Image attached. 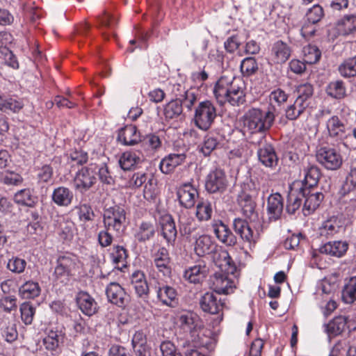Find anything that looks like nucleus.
Returning a JSON list of instances; mask_svg holds the SVG:
<instances>
[{"mask_svg": "<svg viewBox=\"0 0 356 356\" xmlns=\"http://www.w3.org/2000/svg\"><path fill=\"white\" fill-rule=\"evenodd\" d=\"M126 211L124 207L114 205L106 209L103 214L104 227L111 229L118 234H121L125 229Z\"/></svg>", "mask_w": 356, "mask_h": 356, "instance_id": "4", "label": "nucleus"}, {"mask_svg": "<svg viewBox=\"0 0 356 356\" xmlns=\"http://www.w3.org/2000/svg\"><path fill=\"white\" fill-rule=\"evenodd\" d=\"M212 227L214 234L221 243L229 246H234L236 243V237L222 221L214 222Z\"/></svg>", "mask_w": 356, "mask_h": 356, "instance_id": "19", "label": "nucleus"}, {"mask_svg": "<svg viewBox=\"0 0 356 356\" xmlns=\"http://www.w3.org/2000/svg\"><path fill=\"white\" fill-rule=\"evenodd\" d=\"M127 257L126 249L120 245H116L113 248V252L111 253L112 261L115 265L121 264L124 265V262Z\"/></svg>", "mask_w": 356, "mask_h": 356, "instance_id": "59", "label": "nucleus"}, {"mask_svg": "<svg viewBox=\"0 0 356 356\" xmlns=\"http://www.w3.org/2000/svg\"><path fill=\"white\" fill-rule=\"evenodd\" d=\"M198 195L197 190L188 183L179 186L177 191L179 204L186 209L194 207Z\"/></svg>", "mask_w": 356, "mask_h": 356, "instance_id": "12", "label": "nucleus"}, {"mask_svg": "<svg viewBox=\"0 0 356 356\" xmlns=\"http://www.w3.org/2000/svg\"><path fill=\"white\" fill-rule=\"evenodd\" d=\"M200 304L204 312L211 314H218L222 310L225 305L218 295L212 292L204 293L200 299Z\"/></svg>", "mask_w": 356, "mask_h": 356, "instance_id": "16", "label": "nucleus"}, {"mask_svg": "<svg viewBox=\"0 0 356 356\" xmlns=\"http://www.w3.org/2000/svg\"><path fill=\"white\" fill-rule=\"evenodd\" d=\"M296 92L298 94V97L310 102L314 94V88L311 83H301L296 87Z\"/></svg>", "mask_w": 356, "mask_h": 356, "instance_id": "64", "label": "nucleus"}, {"mask_svg": "<svg viewBox=\"0 0 356 356\" xmlns=\"http://www.w3.org/2000/svg\"><path fill=\"white\" fill-rule=\"evenodd\" d=\"M185 159L184 154H170L161 160L159 165L160 169L163 173H170L177 166L181 165Z\"/></svg>", "mask_w": 356, "mask_h": 356, "instance_id": "34", "label": "nucleus"}, {"mask_svg": "<svg viewBox=\"0 0 356 356\" xmlns=\"http://www.w3.org/2000/svg\"><path fill=\"white\" fill-rule=\"evenodd\" d=\"M255 199L248 197L247 195H239L238 199L239 204L242 207L243 213L252 221L257 219V213L255 210Z\"/></svg>", "mask_w": 356, "mask_h": 356, "instance_id": "37", "label": "nucleus"}, {"mask_svg": "<svg viewBox=\"0 0 356 356\" xmlns=\"http://www.w3.org/2000/svg\"><path fill=\"white\" fill-rule=\"evenodd\" d=\"M283 198L278 193L271 194L267 200V213L270 220H278L283 211Z\"/></svg>", "mask_w": 356, "mask_h": 356, "instance_id": "21", "label": "nucleus"}, {"mask_svg": "<svg viewBox=\"0 0 356 356\" xmlns=\"http://www.w3.org/2000/svg\"><path fill=\"white\" fill-rule=\"evenodd\" d=\"M40 288L37 282H26L19 289V296L24 299L34 298L39 296Z\"/></svg>", "mask_w": 356, "mask_h": 356, "instance_id": "45", "label": "nucleus"}, {"mask_svg": "<svg viewBox=\"0 0 356 356\" xmlns=\"http://www.w3.org/2000/svg\"><path fill=\"white\" fill-rule=\"evenodd\" d=\"M141 161V157L135 152H126L122 154L119 163L124 170H130Z\"/></svg>", "mask_w": 356, "mask_h": 356, "instance_id": "43", "label": "nucleus"}, {"mask_svg": "<svg viewBox=\"0 0 356 356\" xmlns=\"http://www.w3.org/2000/svg\"><path fill=\"white\" fill-rule=\"evenodd\" d=\"M14 200L16 203L27 207H33L35 202V198L28 188L17 191L14 195Z\"/></svg>", "mask_w": 356, "mask_h": 356, "instance_id": "47", "label": "nucleus"}, {"mask_svg": "<svg viewBox=\"0 0 356 356\" xmlns=\"http://www.w3.org/2000/svg\"><path fill=\"white\" fill-rule=\"evenodd\" d=\"M320 177L319 168L314 165H308L305 169V179L301 187L312 188L318 184Z\"/></svg>", "mask_w": 356, "mask_h": 356, "instance_id": "38", "label": "nucleus"}, {"mask_svg": "<svg viewBox=\"0 0 356 356\" xmlns=\"http://www.w3.org/2000/svg\"><path fill=\"white\" fill-rule=\"evenodd\" d=\"M21 318L25 325L33 323L35 308L29 302H24L20 305Z\"/></svg>", "mask_w": 356, "mask_h": 356, "instance_id": "53", "label": "nucleus"}, {"mask_svg": "<svg viewBox=\"0 0 356 356\" xmlns=\"http://www.w3.org/2000/svg\"><path fill=\"white\" fill-rule=\"evenodd\" d=\"M227 186L225 172L219 169L211 171L207 177L205 188L210 193H223Z\"/></svg>", "mask_w": 356, "mask_h": 356, "instance_id": "9", "label": "nucleus"}, {"mask_svg": "<svg viewBox=\"0 0 356 356\" xmlns=\"http://www.w3.org/2000/svg\"><path fill=\"white\" fill-rule=\"evenodd\" d=\"M180 327L184 332L193 334L200 327V319L197 316L191 312H185L179 316Z\"/></svg>", "mask_w": 356, "mask_h": 356, "instance_id": "31", "label": "nucleus"}, {"mask_svg": "<svg viewBox=\"0 0 356 356\" xmlns=\"http://www.w3.org/2000/svg\"><path fill=\"white\" fill-rule=\"evenodd\" d=\"M243 127L250 134H260V139H265V133L273 126L275 114L271 108L263 112L259 108H252L248 110L243 117Z\"/></svg>", "mask_w": 356, "mask_h": 356, "instance_id": "2", "label": "nucleus"}, {"mask_svg": "<svg viewBox=\"0 0 356 356\" xmlns=\"http://www.w3.org/2000/svg\"><path fill=\"white\" fill-rule=\"evenodd\" d=\"M63 334L61 331L49 330L47 335L43 339V344L48 350H56L59 344L63 341Z\"/></svg>", "mask_w": 356, "mask_h": 356, "instance_id": "40", "label": "nucleus"}, {"mask_svg": "<svg viewBox=\"0 0 356 356\" xmlns=\"http://www.w3.org/2000/svg\"><path fill=\"white\" fill-rule=\"evenodd\" d=\"M154 263L158 270L163 276L168 277L171 273L170 258L168 250L161 247L158 249L154 255Z\"/></svg>", "mask_w": 356, "mask_h": 356, "instance_id": "20", "label": "nucleus"}, {"mask_svg": "<svg viewBox=\"0 0 356 356\" xmlns=\"http://www.w3.org/2000/svg\"><path fill=\"white\" fill-rule=\"evenodd\" d=\"M181 102L174 99L168 102L164 108V115L166 118L173 119L182 113Z\"/></svg>", "mask_w": 356, "mask_h": 356, "instance_id": "51", "label": "nucleus"}, {"mask_svg": "<svg viewBox=\"0 0 356 356\" xmlns=\"http://www.w3.org/2000/svg\"><path fill=\"white\" fill-rule=\"evenodd\" d=\"M303 192H305L306 194L303 199L305 202L302 211L305 216H308L319 207L324 195L321 192L314 191L308 188H303Z\"/></svg>", "mask_w": 356, "mask_h": 356, "instance_id": "17", "label": "nucleus"}, {"mask_svg": "<svg viewBox=\"0 0 356 356\" xmlns=\"http://www.w3.org/2000/svg\"><path fill=\"white\" fill-rule=\"evenodd\" d=\"M194 251L198 257L209 256L217 244L212 240V238L207 234L195 235Z\"/></svg>", "mask_w": 356, "mask_h": 356, "instance_id": "18", "label": "nucleus"}, {"mask_svg": "<svg viewBox=\"0 0 356 356\" xmlns=\"http://www.w3.org/2000/svg\"><path fill=\"white\" fill-rule=\"evenodd\" d=\"M326 92L328 95L336 98H343L346 95V88L342 81L330 82L327 87Z\"/></svg>", "mask_w": 356, "mask_h": 356, "instance_id": "50", "label": "nucleus"}, {"mask_svg": "<svg viewBox=\"0 0 356 356\" xmlns=\"http://www.w3.org/2000/svg\"><path fill=\"white\" fill-rule=\"evenodd\" d=\"M316 157L317 161L328 170H337L343 163L341 153L333 147H321L317 150Z\"/></svg>", "mask_w": 356, "mask_h": 356, "instance_id": "5", "label": "nucleus"}, {"mask_svg": "<svg viewBox=\"0 0 356 356\" xmlns=\"http://www.w3.org/2000/svg\"><path fill=\"white\" fill-rule=\"evenodd\" d=\"M161 233L168 244L173 245L175 241L177 231L175 223L171 216H166L161 222Z\"/></svg>", "mask_w": 356, "mask_h": 356, "instance_id": "35", "label": "nucleus"}, {"mask_svg": "<svg viewBox=\"0 0 356 356\" xmlns=\"http://www.w3.org/2000/svg\"><path fill=\"white\" fill-rule=\"evenodd\" d=\"M96 165L92 163L79 170L74 179L75 189L81 193L89 190L96 183Z\"/></svg>", "mask_w": 356, "mask_h": 356, "instance_id": "6", "label": "nucleus"}, {"mask_svg": "<svg viewBox=\"0 0 356 356\" xmlns=\"http://www.w3.org/2000/svg\"><path fill=\"white\" fill-rule=\"evenodd\" d=\"M339 72L343 77H353L356 76V57L344 60L339 66Z\"/></svg>", "mask_w": 356, "mask_h": 356, "instance_id": "48", "label": "nucleus"}, {"mask_svg": "<svg viewBox=\"0 0 356 356\" xmlns=\"http://www.w3.org/2000/svg\"><path fill=\"white\" fill-rule=\"evenodd\" d=\"M155 227L153 223L143 221L138 225L134 230V236L139 243H145L152 239L155 235Z\"/></svg>", "mask_w": 356, "mask_h": 356, "instance_id": "28", "label": "nucleus"}, {"mask_svg": "<svg viewBox=\"0 0 356 356\" xmlns=\"http://www.w3.org/2000/svg\"><path fill=\"white\" fill-rule=\"evenodd\" d=\"M179 227L180 234L187 238H193L195 235H199V225L192 217L186 215L179 216Z\"/></svg>", "mask_w": 356, "mask_h": 356, "instance_id": "24", "label": "nucleus"}, {"mask_svg": "<svg viewBox=\"0 0 356 356\" xmlns=\"http://www.w3.org/2000/svg\"><path fill=\"white\" fill-rule=\"evenodd\" d=\"M216 116V108L213 102L204 100L195 107L193 121L200 129L207 131L211 127Z\"/></svg>", "mask_w": 356, "mask_h": 356, "instance_id": "3", "label": "nucleus"}, {"mask_svg": "<svg viewBox=\"0 0 356 356\" xmlns=\"http://www.w3.org/2000/svg\"><path fill=\"white\" fill-rule=\"evenodd\" d=\"M140 142L145 149L151 152L157 151L161 148L162 144L160 138L154 134L145 136Z\"/></svg>", "mask_w": 356, "mask_h": 356, "instance_id": "52", "label": "nucleus"}, {"mask_svg": "<svg viewBox=\"0 0 356 356\" xmlns=\"http://www.w3.org/2000/svg\"><path fill=\"white\" fill-rule=\"evenodd\" d=\"M106 294L108 301L118 307H124L129 302V296L117 282H111L107 286Z\"/></svg>", "mask_w": 356, "mask_h": 356, "instance_id": "15", "label": "nucleus"}, {"mask_svg": "<svg viewBox=\"0 0 356 356\" xmlns=\"http://www.w3.org/2000/svg\"><path fill=\"white\" fill-rule=\"evenodd\" d=\"M222 146V140L219 136L207 135L200 146V151L205 156H209L212 152Z\"/></svg>", "mask_w": 356, "mask_h": 356, "instance_id": "36", "label": "nucleus"}, {"mask_svg": "<svg viewBox=\"0 0 356 356\" xmlns=\"http://www.w3.org/2000/svg\"><path fill=\"white\" fill-rule=\"evenodd\" d=\"M347 324V318L343 316L335 317L325 327V330L330 336H337L343 332Z\"/></svg>", "mask_w": 356, "mask_h": 356, "instance_id": "42", "label": "nucleus"}, {"mask_svg": "<svg viewBox=\"0 0 356 356\" xmlns=\"http://www.w3.org/2000/svg\"><path fill=\"white\" fill-rule=\"evenodd\" d=\"M54 170L50 165L45 164L38 170L37 178L40 183H48L51 181Z\"/></svg>", "mask_w": 356, "mask_h": 356, "instance_id": "62", "label": "nucleus"}, {"mask_svg": "<svg viewBox=\"0 0 356 356\" xmlns=\"http://www.w3.org/2000/svg\"><path fill=\"white\" fill-rule=\"evenodd\" d=\"M348 249V243L343 241H330L322 245L319 251L332 257H341Z\"/></svg>", "mask_w": 356, "mask_h": 356, "instance_id": "27", "label": "nucleus"}, {"mask_svg": "<svg viewBox=\"0 0 356 356\" xmlns=\"http://www.w3.org/2000/svg\"><path fill=\"white\" fill-rule=\"evenodd\" d=\"M3 182L9 186H19L23 181L22 177L15 172L6 171L1 175Z\"/></svg>", "mask_w": 356, "mask_h": 356, "instance_id": "61", "label": "nucleus"}, {"mask_svg": "<svg viewBox=\"0 0 356 356\" xmlns=\"http://www.w3.org/2000/svg\"><path fill=\"white\" fill-rule=\"evenodd\" d=\"M74 199L72 191L65 186H58L54 189L51 200L58 207L70 206Z\"/></svg>", "mask_w": 356, "mask_h": 356, "instance_id": "26", "label": "nucleus"}, {"mask_svg": "<svg viewBox=\"0 0 356 356\" xmlns=\"http://www.w3.org/2000/svg\"><path fill=\"white\" fill-rule=\"evenodd\" d=\"M326 129L330 138L333 140H343L349 134V129L337 115H332L326 122Z\"/></svg>", "mask_w": 356, "mask_h": 356, "instance_id": "10", "label": "nucleus"}, {"mask_svg": "<svg viewBox=\"0 0 356 356\" xmlns=\"http://www.w3.org/2000/svg\"><path fill=\"white\" fill-rule=\"evenodd\" d=\"M26 261L18 257H13L8 259L6 267L12 273L19 274L24 271Z\"/></svg>", "mask_w": 356, "mask_h": 356, "instance_id": "55", "label": "nucleus"}, {"mask_svg": "<svg viewBox=\"0 0 356 356\" xmlns=\"http://www.w3.org/2000/svg\"><path fill=\"white\" fill-rule=\"evenodd\" d=\"M213 213L211 203L208 200H201L196 206L195 216L199 221H207L211 219Z\"/></svg>", "mask_w": 356, "mask_h": 356, "instance_id": "44", "label": "nucleus"}, {"mask_svg": "<svg viewBox=\"0 0 356 356\" xmlns=\"http://www.w3.org/2000/svg\"><path fill=\"white\" fill-rule=\"evenodd\" d=\"M245 83L240 77L232 74L223 75L215 84L213 93L220 105L229 103L240 106L245 102Z\"/></svg>", "mask_w": 356, "mask_h": 356, "instance_id": "1", "label": "nucleus"}, {"mask_svg": "<svg viewBox=\"0 0 356 356\" xmlns=\"http://www.w3.org/2000/svg\"><path fill=\"white\" fill-rule=\"evenodd\" d=\"M75 225L70 220H63L60 222V232L58 233L60 237L66 241H71L74 235Z\"/></svg>", "mask_w": 356, "mask_h": 356, "instance_id": "49", "label": "nucleus"}, {"mask_svg": "<svg viewBox=\"0 0 356 356\" xmlns=\"http://www.w3.org/2000/svg\"><path fill=\"white\" fill-rule=\"evenodd\" d=\"M76 302L81 312L87 315L92 316L97 312V305L93 298L86 292L79 293Z\"/></svg>", "mask_w": 356, "mask_h": 356, "instance_id": "29", "label": "nucleus"}, {"mask_svg": "<svg viewBox=\"0 0 356 356\" xmlns=\"http://www.w3.org/2000/svg\"><path fill=\"white\" fill-rule=\"evenodd\" d=\"M259 147L257 150V155L259 161L266 167L273 168L277 163V156L273 147L265 143V139L257 142Z\"/></svg>", "mask_w": 356, "mask_h": 356, "instance_id": "14", "label": "nucleus"}, {"mask_svg": "<svg viewBox=\"0 0 356 356\" xmlns=\"http://www.w3.org/2000/svg\"><path fill=\"white\" fill-rule=\"evenodd\" d=\"M356 189V168H352L342 186V191L348 193Z\"/></svg>", "mask_w": 356, "mask_h": 356, "instance_id": "63", "label": "nucleus"}, {"mask_svg": "<svg viewBox=\"0 0 356 356\" xmlns=\"http://www.w3.org/2000/svg\"><path fill=\"white\" fill-rule=\"evenodd\" d=\"M76 266V259L71 255L59 257L57 260V266L55 268L54 274L61 282L67 281L72 275V271Z\"/></svg>", "mask_w": 356, "mask_h": 356, "instance_id": "13", "label": "nucleus"}, {"mask_svg": "<svg viewBox=\"0 0 356 356\" xmlns=\"http://www.w3.org/2000/svg\"><path fill=\"white\" fill-rule=\"evenodd\" d=\"M225 272L216 273L211 277V288L218 294H229L233 292L235 287L232 280Z\"/></svg>", "mask_w": 356, "mask_h": 356, "instance_id": "11", "label": "nucleus"}, {"mask_svg": "<svg viewBox=\"0 0 356 356\" xmlns=\"http://www.w3.org/2000/svg\"><path fill=\"white\" fill-rule=\"evenodd\" d=\"M303 188H291L286 200V210L289 214H294L302 204V200L305 196Z\"/></svg>", "mask_w": 356, "mask_h": 356, "instance_id": "22", "label": "nucleus"}, {"mask_svg": "<svg viewBox=\"0 0 356 356\" xmlns=\"http://www.w3.org/2000/svg\"><path fill=\"white\" fill-rule=\"evenodd\" d=\"M118 140L124 145H134L141 141V136L136 127L130 124L119 130Z\"/></svg>", "mask_w": 356, "mask_h": 356, "instance_id": "23", "label": "nucleus"}, {"mask_svg": "<svg viewBox=\"0 0 356 356\" xmlns=\"http://www.w3.org/2000/svg\"><path fill=\"white\" fill-rule=\"evenodd\" d=\"M209 258L220 271L234 273L236 266L232 261L229 252L218 245L209 254Z\"/></svg>", "mask_w": 356, "mask_h": 356, "instance_id": "7", "label": "nucleus"}, {"mask_svg": "<svg viewBox=\"0 0 356 356\" xmlns=\"http://www.w3.org/2000/svg\"><path fill=\"white\" fill-rule=\"evenodd\" d=\"M341 298L346 304L356 301V276L350 277L344 284Z\"/></svg>", "mask_w": 356, "mask_h": 356, "instance_id": "41", "label": "nucleus"}, {"mask_svg": "<svg viewBox=\"0 0 356 356\" xmlns=\"http://www.w3.org/2000/svg\"><path fill=\"white\" fill-rule=\"evenodd\" d=\"M344 34H350L356 30V15H346L339 22Z\"/></svg>", "mask_w": 356, "mask_h": 356, "instance_id": "54", "label": "nucleus"}, {"mask_svg": "<svg viewBox=\"0 0 356 356\" xmlns=\"http://www.w3.org/2000/svg\"><path fill=\"white\" fill-rule=\"evenodd\" d=\"M0 327L2 330V336L7 342L12 343L17 339L18 332L16 325L8 317L6 316L0 317Z\"/></svg>", "mask_w": 356, "mask_h": 356, "instance_id": "33", "label": "nucleus"}, {"mask_svg": "<svg viewBox=\"0 0 356 356\" xmlns=\"http://www.w3.org/2000/svg\"><path fill=\"white\" fill-rule=\"evenodd\" d=\"M158 299L163 304L170 307H173L177 298L176 290L170 286H163L159 287L157 291Z\"/></svg>", "mask_w": 356, "mask_h": 356, "instance_id": "39", "label": "nucleus"}, {"mask_svg": "<svg viewBox=\"0 0 356 356\" xmlns=\"http://www.w3.org/2000/svg\"><path fill=\"white\" fill-rule=\"evenodd\" d=\"M256 60L252 57L244 58L241 64V71L245 76H250L257 70Z\"/></svg>", "mask_w": 356, "mask_h": 356, "instance_id": "58", "label": "nucleus"}, {"mask_svg": "<svg viewBox=\"0 0 356 356\" xmlns=\"http://www.w3.org/2000/svg\"><path fill=\"white\" fill-rule=\"evenodd\" d=\"M96 167L98 170L99 179L102 183L108 185H111L114 183V178L107 164L104 163L99 165H96Z\"/></svg>", "mask_w": 356, "mask_h": 356, "instance_id": "56", "label": "nucleus"}, {"mask_svg": "<svg viewBox=\"0 0 356 356\" xmlns=\"http://www.w3.org/2000/svg\"><path fill=\"white\" fill-rule=\"evenodd\" d=\"M209 268L204 264H199L186 268L183 276L186 280L191 283H200L206 277Z\"/></svg>", "mask_w": 356, "mask_h": 356, "instance_id": "25", "label": "nucleus"}, {"mask_svg": "<svg viewBox=\"0 0 356 356\" xmlns=\"http://www.w3.org/2000/svg\"><path fill=\"white\" fill-rule=\"evenodd\" d=\"M291 49L282 40L277 41L271 49V58L275 63H285L291 56Z\"/></svg>", "mask_w": 356, "mask_h": 356, "instance_id": "30", "label": "nucleus"}, {"mask_svg": "<svg viewBox=\"0 0 356 356\" xmlns=\"http://www.w3.org/2000/svg\"><path fill=\"white\" fill-rule=\"evenodd\" d=\"M233 228L238 234L241 240L251 249L254 247L259 239V234L252 229L249 223L241 218H235L233 222Z\"/></svg>", "mask_w": 356, "mask_h": 356, "instance_id": "8", "label": "nucleus"}, {"mask_svg": "<svg viewBox=\"0 0 356 356\" xmlns=\"http://www.w3.org/2000/svg\"><path fill=\"white\" fill-rule=\"evenodd\" d=\"M304 60L309 64L317 63L321 56V52L319 49L312 44L304 47L303 50Z\"/></svg>", "mask_w": 356, "mask_h": 356, "instance_id": "46", "label": "nucleus"}, {"mask_svg": "<svg viewBox=\"0 0 356 356\" xmlns=\"http://www.w3.org/2000/svg\"><path fill=\"white\" fill-rule=\"evenodd\" d=\"M259 188L258 185L252 180L247 181L242 186L241 194L240 195H247L250 198H257L259 195Z\"/></svg>", "mask_w": 356, "mask_h": 356, "instance_id": "60", "label": "nucleus"}, {"mask_svg": "<svg viewBox=\"0 0 356 356\" xmlns=\"http://www.w3.org/2000/svg\"><path fill=\"white\" fill-rule=\"evenodd\" d=\"M324 15L323 8L318 4L313 6L306 14L307 20L309 24H315L321 21Z\"/></svg>", "mask_w": 356, "mask_h": 356, "instance_id": "57", "label": "nucleus"}, {"mask_svg": "<svg viewBox=\"0 0 356 356\" xmlns=\"http://www.w3.org/2000/svg\"><path fill=\"white\" fill-rule=\"evenodd\" d=\"M341 229L340 220L336 217H332L322 222L318 228V232L320 236L329 238L339 233Z\"/></svg>", "mask_w": 356, "mask_h": 356, "instance_id": "32", "label": "nucleus"}]
</instances>
